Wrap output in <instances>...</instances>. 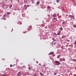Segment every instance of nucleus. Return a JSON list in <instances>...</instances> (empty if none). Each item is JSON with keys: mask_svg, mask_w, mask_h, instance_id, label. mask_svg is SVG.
<instances>
[{"mask_svg": "<svg viewBox=\"0 0 76 76\" xmlns=\"http://www.w3.org/2000/svg\"><path fill=\"white\" fill-rule=\"evenodd\" d=\"M27 6H28V7H29V5H27Z\"/></svg>", "mask_w": 76, "mask_h": 76, "instance_id": "43", "label": "nucleus"}, {"mask_svg": "<svg viewBox=\"0 0 76 76\" xmlns=\"http://www.w3.org/2000/svg\"><path fill=\"white\" fill-rule=\"evenodd\" d=\"M56 65H58L57 64Z\"/></svg>", "mask_w": 76, "mask_h": 76, "instance_id": "54", "label": "nucleus"}, {"mask_svg": "<svg viewBox=\"0 0 76 76\" xmlns=\"http://www.w3.org/2000/svg\"><path fill=\"white\" fill-rule=\"evenodd\" d=\"M62 60H63V61H65V58H63Z\"/></svg>", "mask_w": 76, "mask_h": 76, "instance_id": "14", "label": "nucleus"}, {"mask_svg": "<svg viewBox=\"0 0 76 76\" xmlns=\"http://www.w3.org/2000/svg\"><path fill=\"white\" fill-rule=\"evenodd\" d=\"M2 76H6V75L4 74V75H2Z\"/></svg>", "mask_w": 76, "mask_h": 76, "instance_id": "18", "label": "nucleus"}, {"mask_svg": "<svg viewBox=\"0 0 76 76\" xmlns=\"http://www.w3.org/2000/svg\"><path fill=\"white\" fill-rule=\"evenodd\" d=\"M4 16H5V15H4Z\"/></svg>", "mask_w": 76, "mask_h": 76, "instance_id": "49", "label": "nucleus"}, {"mask_svg": "<svg viewBox=\"0 0 76 76\" xmlns=\"http://www.w3.org/2000/svg\"><path fill=\"white\" fill-rule=\"evenodd\" d=\"M56 41V40H54L53 42Z\"/></svg>", "mask_w": 76, "mask_h": 76, "instance_id": "35", "label": "nucleus"}, {"mask_svg": "<svg viewBox=\"0 0 76 76\" xmlns=\"http://www.w3.org/2000/svg\"><path fill=\"white\" fill-rule=\"evenodd\" d=\"M56 2H57V3H59V0H56Z\"/></svg>", "mask_w": 76, "mask_h": 76, "instance_id": "11", "label": "nucleus"}, {"mask_svg": "<svg viewBox=\"0 0 76 76\" xmlns=\"http://www.w3.org/2000/svg\"><path fill=\"white\" fill-rule=\"evenodd\" d=\"M57 16H58V14L57 15Z\"/></svg>", "mask_w": 76, "mask_h": 76, "instance_id": "48", "label": "nucleus"}, {"mask_svg": "<svg viewBox=\"0 0 76 76\" xmlns=\"http://www.w3.org/2000/svg\"><path fill=\"white\" fill-rule=\"evenodd\" d=\"M54 62H55V63H56V64H58V63H59V61H54Z\"/></svg>", "mask_w": 76, "mask_h": 76, "instance_id": "3", "label": "nucleus"}, {"mask_svg": "<svg viewBox=\"0 0 76 76\" xmlns=\"http://www.w3.org/2000/svg\"><path fill=\"white\" fill-rule=\"evenodd\" d=\"M12 7V5H11L10 7V8H11Z\"/></svg>", "mask_w": 76, "mask_h": 76, "instance_id": "20", "label": "nucleus"}, {"mask_svg": "<svg viewBox=\"0 0 76 76\" xmlns=\"http://www.w3.org/2000/svg\"><path fill=\"white\" fill-rule=\"evenodd\" d=\"M20 25H21L22 24V23H20Z\"/></svg>", "mask_w": 76, "mask_h": 76, "instance_id": "42", "label": "nucleus"}, {"mask_svg": "<svg viewBox=\"0 0 76 76\" xmlns=\"http://www.w3.org/2000/svg\"><path fill=\"white\" fill-rule=\"evenodd\" d=\"M67 42H70V40H68L67 41Z\"/></svg>", "mask_w": 76, "mask_h": 76, "instance_id": "23", "label": "nucleus"}, {"mask_svg": "<svg viewBox=\"0 0 76 76\" xmlns=\"http://www.w3.org/2000/svg\"><path fill=\"white\" fill-rule=\"evenodd\" d=\"M37 4H39V2H38L37 3Z\"/></svg>", "mask_w": 76, "mask_h": 76, "instance_id": "17", "label": "nucleus"}, {"mask_svg": "<svg viewBox=\"0 0 76 76\" xmlns=\"http://www.w3.org/2000/svg\"><path fill=\"white\" fill-rule=\"evenodd\" d=\"M54 34H55V35H57V34H56V33H54Z\"/></svg>", "mask_w": 76, "mask_h": 76, "instance_id": "32", "label": "nucleus"}, {"mask_svg": "<svg viewBox=\"0 0 76 76\" xmlns=\"http://www.w3.org/2000/svg\"><path fill=\"white\" fill-rule=\"evenodd\" d=\"M40 75L41 76H44V74H42V73H41Z\"/></svg>", "mask_w": 76, "mask_h": 76, "instance_id": "10", "label": "nucleus"}, {"mask_svg": "<svg viewBox=\"0 0 76 76\" xmlns=\"http://www.w3.org/2000/svg\"><path fill=\"white\" fill-rule=\"evenodd\" d=\"M61 48H62V49H63V47H61Z\"/></svg>", "mask_w": 76, "mask_h": 76, "instance_id": "40", "label": "nucleus"}, {"mask_svg": "<svg viewBox=\"0 0 76 76\" xmlns=\"http://www.w3.org/2000/svg\"><path fill=\"white\" fill-rule=\"evenodd\" d=\"M75 69H76V67L75 68Z\"/></svg>", "mask_w": 76, "mask_h": 76, "instance_id": "51", "label": "nucleus"}, {"mask_svg": "<svg viewBox=\"0 0 76 76\" xmlns=\"http://www.w3.org/2000/svg\"><path fill=\"white\" fill-rule=\"evenodd\" d=\"M47 26H46V27H45V28H47Z\"/></svg>", "mask_w": 76, "mask_h": 76, "instance_id": "44", "label": "nucleus"}, {"mask_svg": "<svg viewBox=\"0 0 76 76\" xmlns=\"http://www.w3.org/2000/svg\"><path fill=\"white\" fill-rule=\"evenodd\" d=\"M11 2H12V1H11Z\"/></svg>", "mask_w": 76, "mask_h": 76, "instance_id": "53", "label": "nucleus"}, {"mask_svg": "<svg viewBox=\"0 0 76 76\" xmlns=\"http://www.w3.org/2000/svg\"><path fill=\"white\" fill-rule=\"evenodd\" d=\"M74 76H76V74H74Z\"/></svg>", "mask_w": 76, "mask_h": 76, "instance_id": "34", "label": "nucleus"}, {"mask_svg": "<svg viewBox=\"0 0 76 76\" xmlns=\"http://www.w3.org/2000/svg\"><path fill=\"white\" fill-rule=\"evenodd\" d=\"M54 75H57V73H54Z\"/></svg>", "mask_w": 76, "mask_h": 76, "instance_id": "26", "label": "nucleus"}, {"mask_svg": "<svg viewBox=\"0 0 76 76\" xmlns=\"http://www.w3.org/2000/svg\"><path fill=\"white\" fill-rule=\"evenodd\" d=\"M52 40H54V38H53Z\"/></svg>", "mask_w": 76, "mask_h": 76, "instance_id": "39", "label": "nucleus"}, {"mask_svg": "<svg viewBox=\"0 0 76 76\" xmlns=\"http://www.w3.org/2000/svg\"><path fill=\"white\" fill-rule=\"evenodd\" d=\"M64 23H65V22H63L62 23V24H64Z\"/></svg>", "mask_w": 76, "mask_h": 76, "instance_id": "29", "label": "nucleus"}, {"mask_svg": "<svg viewBox=\"0 0 76 76\" xmlns=\"http://www.w3.org/2000/svg\"><path fill=\"white\" fill-rule=\"evenodd\" d=\"M65 37H67V36H62V38L63 39Z\"/></svg>", "mask_w": 76, "mask_h": 76, "instance_id": "5", "label": "nucleus"}, {"mask_svg": "<svg viewBox=\"0 0 76 76\" xmlns=\"http://www.w3.org/2000/svg\"><path fill=\"white\" fill-rule=\"evenodd\" d=\"M54 41L53 42H52V43H53V42H54Z\"/></svg>", "mask_w": 76, "mask_h": 76, "instance_id": "47", "label": "nucleus"}, {"mask_svg": "<svg viewBox=\"0 0 76 76\" xmlns=\"http://www.w3.org/2000/svg\"><path fill=\"white\" fill-rule=\"evenodd\" d=\"M70 16H71L70 17V18H74V16H73V15H70Z\"/></svg>", "mask_w": 76, "mask_h": 76, "instance_id": "8", "label": "nucleus"}, {"mask_svg": "<svg viewBox=\"0 0 76 76\" xmlns=\"http://www.w3.org/2000/svg\"><path fill=\"white\" fill-rule=\"evenodd\" d=\"M31 28H32V26H30L29 27V29H31Z\"/></svg>", "mask_w": 76, "mask_h": 76, "instance_id": "15", "label": "nucleus"}, {"mask_svg": "<svg viewBox=\"0 0 76 76\" xmlns=\"http://www.w3.org/2000/svg\"><path fill=\"white\" fill-rule=\"evenodd\" d=\"M60 57V55H59V56H57V58H59V57Z\"/></svg>", "mask_w": 76, "mask_h": 76, "instance_id": "12", "label": "nucleus"}, {"mask_svg": "<svg viewBox=\"0 0 76 76\" xmlns=\"http://www.w3.org/2000/svg\"><path fill=\"white\" fill-rule=\"evenodd\" d=\"M7 15H10V12H7Z\"/></svg>", "mask_w": 76, "mask_h": 76, "instance_id": "16", "label": "nucleus"}, {"mask_svg": "<svg viewBox=\"0 0 76 76\" xmlns=\"http://www.w3.org/2000/svg\"><path fill=\"white\" fill-rule=\"evenodd\" d=\"M74 44H75V45H76V42H75Z\"/></svg>", "mask_w": 76, "mask_h": 76, "instance_id": "27", "label": "nucleus"}, {"mask_svg": "<svg viewBox=\"0 0 76 76\" xmlns=\"http://www.w3.org/2000/svg\"><path fill=\"white\" fill-rule=\"evenodd\" d=\"M56 15L55 14H53V17H56Z\"/></svg>", "mask_w": 76, "mask_h": 76, "instance_id": "7", "label": "nucleus"}, {"mask_svg": "<svg viewBox=\"0 0 76 76\" xmlns=\"http://www.w3.org/2000/svg\"><path fill=\"white\" fill-rule=\"evenodd\" d=\"M24 2H25V3H26V2H25V0H24Z\"/></svg>", "mask_w": 76, "mask_h": 76, "instance_id": "36", "label": "nucleus"}, {"mask_svg": "<svg viewBox=\"0 0 76 76\" xmlns=\"http://www.w3.org/2000/svg\"><path fill=\"white\" fill-rule=\"evenodd\" d=\"M73 45H72V47H73Z\"/></svg>", "mask_w": 76, "mask_h": 76, "instance_id": "37", "label": "nucleus"}, {"mask_svg": "<svg viewBox=\"0 0 76 76\" xmlns=\"http://www.w3.org/2000/svg\"><path fill=\"white\" fill-rule=\"evenodd\" d=\"M21 75V73H20V72H19L18 73V76H20Z\"/></svg>", "mask_w": 76, "mask_h": 76, "instance_id": "2", "label": "nucleus"}, {"mask_svg": "<svg viewBox=\"0 0 76 76\" xmlns=\"http://www.w3.org/2000/svg\"><path fill=\"white\" fill-rule=\"evenodd\" d=\"M53 44L54 45H56V42H54V43H53Z\"/></svg>", "mask_w": 76, "mask_h": 76, "instance_id": "24", "label": "nucleus"}, {"mask_svg": "<svg viewBox=\"0 0 76 76\" xmlns=\"http://www.w3.org/2000/svg\"><path fill=\"white\" fill-rule=\"evenodd\" d=\"M39 65H41V64H39Z\"/></svg>", "mask_w": 76, "mask_h": 76, "instance_id": "45", "label": "nucleus"}, {"mask_svg": "<svg viewBox=\"0 0 76 76\" xmlns=\"http://www.w3.org/2000/svg\"><path fill=\"white\" fill-rule=\"evenodd\" d=\"M58 35H60V33H58L57 34Z\"/></svg>", "mask_w": 76, "mask_h": 76, "instance_id": "19", "label": "nucleus"}, {"mask_svg": "<svg viewBox=\"0 0 76 76\" xmlns=\"http://www.w3.org/2000/svg\"><path fill=\"white\" fill-rule=\"evenodd\" d=\"M55 19H56L55 18H53V20H55Z\"/></svg>", "mask_w": 76, "mask_h": 76, "instance_id": "25", "label": "nucleus"}, {"mask_svg": "<svg viewBox=\"0 0 76 76\" xmlns=\"http://www.w3.org/2000/svg\"><path fill=\"white\" fill-rule=\"evenodd\" d=\"M5 1H7V0H5Z\"/></svg>", "mask_w": 76, "mask_h": 76, "instance_id": "46", "label": "nucleus"}, {"mask_svg": "<svg viewBox=\"0 0 76 76\" xmlns=\"http://www.w3.org/2000/svg\"><path fill=\"white\" fill-rule=\"evenodd\" d=\"M34 76H37V75H36V74H35L34 75Z\"/></svg>", "mask_w": 76, "mask_h": 76, "instance_id": "30", "label": "nucleus"}, {"mask_svg": "<svg viewBox=\"0 0 76 76\" xmlns=\"http://www.w3.org/2000/svg\"><path fill=\"white\" fill-rule=\"evenodd\" d=\"M4 20H6V18H4Z\"/></svg>", "mask_w": 76, "mask_h": 76, "instance_id": "31", "label": "nucleus"}, {"mask_svg": "<svg viewBox=\"0 0 76 76\" xmlns=\"http://www.w3.org/2000/svg\"><path fill=\"white\" fill-rule=\"evenodd\" d=\"M25 6H26V5H24L25 8H26V9H27V7Z\"/></svg>", "mask_w": 76, "mask_h": 76, "instance_id": "9", "label": "nucleus"}, {"mask_svg": "<svg viewBox=\"0 0 76 76\" xmlns=\"http://www.w3.org/2000/svg\"><path fill=\"white\" fill-rule=\"evenodd\" d=\"M45 65H44V67H45Z\"/></svg>", "mask_w": 76, "mask_h": 76, "instance_id": "41", "label": "nucleus"}, {"mask_svg": "<svg viewBox=\"0 0 76 76\" xmlns=\"http://www.w3.org/2000/svg\"><path fill=\"white\" fill-rule=\"evenodd\" d=\"M71 61H74V62H76V60L75 59H73L71 60Z\"/></svg>", "mask_w": 76, "mask_h": 76, "instance_id": "1", "label": "nucleus"}, {"mask_svg": "<svg viewBox=\"0 0 76 76\" xmlns=\"http://www.w3.org/2000/svg\"><path fill=\"white\" fill-rule=\"evenodd\" d=\"M55 20H57V18H56V19H55Z\"/></svg>", "mask_w": 76, "mask_h": 76, "instance_id": "33", "label": "nucleus"}, {"mask_svg": "<svg viewBox=\"0 0 76 76\" xmlns=\"http://www.w3.org/2000/svg\"><path fill=\"white\" fill-rule=\"evenodd\" d=\"M47 8H48V9H50V6H49V7H47Z\"/></svg>", "mask_w": 76, "mask_h": 76, "instance_id": "13", "label": "nucleus"}, {"mask_svg": "<svg viewBox=\"0 0 76 76\" xmlns=\"http://www.w3.org/2000/svg\"><path fill=\"white\" fill-rule=\"evenodd\" d=\"M59 29H61V31H62L63 29V28H62V27H61L60 28H59Z\"/></svg>", "mask_w": 76, "mask_h": 76, "instance_id": "6", "label": "nucleus"}, {"mask_svg": "<svg viewBox=\"0 0 76 76\" xmlns=\"http://www.w3.org/2000/svg\"><path fill=\"white\" fill-rule=\"evenodd\" d=\"M59 64H61L60 63V62H59Z\"/></svg>", "mask_w": 76, "mask_h": 76, "instance_id": "38", "label": "nucleus"}, {"mask_svg": "<svg viewBox=\"0 0 76 76\" xmlns=\"http://www.w3.org/2000/svg\"><path fill=\"white\" fill-rule=\"evenodd\" d=\"M31 67H29L28 68V69H29V70H31Z\"/></svg>", "mask_w": 76, "mask_h": 76, "instance_id": "28", "label": "nucleus"}, {"mask_svg": "<svg viewBox=\"0 0 76 76\" xmlns=\"http://www.w3.org/2000/svg\"><path fill=\"white\" fill-rule=\"evenodd\" d=\"M10 66L11 67H12L13 66V65H10Z\"/></svg>", "mask_w": 76, "mask_h": 76, "instance_id": "22", "label": "nucleus"}, {"mask_svg": "<svg viewBox=\"0 0 76 76\" xmlns=\"http://www.w3.org/2000/svg\"><path fill=\"white\" fill-rule=\"evenodd\" d=\"M75 47H76V44L75 45Z\"/></svg>", "mask_w": 76, "mask_h": 76, "instance_id": "50", "label": "nucleus"}, {"mask_svg": "<svg viewBox=\"0 0 76 76\" xmlns=\"http://www.w3.org/2000/svg\"><path fill=\"white\" fill-rule=\"evenodd\" d=\"M58 76H60V75H59Z\"/></svg>", "mask_w": 76, "mask_h": 76, "instance_id": "52", "label": "nucleus"}, {"mask_svg": "<svg viewBox=\"0 0 76 76\" xmlns=\"http://www.w3.org/2000/svg\"><path fill=\"white\" fill-rule=\"evenodd\" d=\"M73 27H74V28H76V25H74L73 26Z\"/></svg>", "mask_w": 76, "mask_h": 76, "instance_id": "21", "label": "nucleus"}, {"mask_svg": "<svg viewBox=\"0 0 76 76\" xmlns=\"http://www.w3.org/2000/svg\"><path fill=\"white\" fill-rule=\"evenodd\" d=\"M53 53H54L53 52H51V53H49V54H50V55H51V54H53Z\"/></svg>", "mask_w": 76, "mask_h": 76, "instance_id": "4", "label": "nucleus"}]
</instances>
